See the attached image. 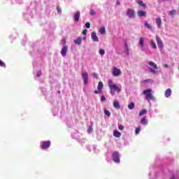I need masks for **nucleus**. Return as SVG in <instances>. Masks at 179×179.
<instances>
[{
  "mask_svg": "<svg viewBox=\"0 0 179 179\" xmlns=\"http://www.w3.org/2000/svg\"><path fill=\"white\" fill-rule=\"evenodd\" d=\"M108 85L110 90V94L112 96L115 94V92H117V93H120L121 92V89H120V87H118V86L116 85H114V83H113L112 80H108Z\"/></svg>",
  "mask_w": 179,
  "mask_h": 179,
  "instance_id": "nucleus-1",
  "label": "nucleus"
},
{
  "mask_svg": "<svg viewBox=\"0 0 179 179\" xmlns=\"http://www.w3.org/2000/svg\"><path fill=\"white\" fill-rule=\"evenodd\" d=\"M142 94L145 96V100H147V101H150V100H153L155 99V96H153V94H152V89L150 88L144 90L142 92Z\"/></svg>",
  "mask_w": 179,
  "mask_h": 179,
  "instance_id": "nucleus-2",
  "label": "nucleus"
},
{
  "mask_svg": "<svg viewBox=\"0 0 179 179\" xmlns=\"http://www.w3.org/2000/svg\"><path fill=\"white\" fill-rule=\"evenodd\" d=\"M41 149L42 150H45L48 149L51 146V141H42L41 142Z\"/></svg>",
  "mask_w": 179,
  "mask_h": 179,
  "instance_id": "nucleus-3",
  "label": "nucleus"
},
{
  "mask_svg": "<svg viewBox=\"0 0 179 179\" xmlns=\"http://www.w3.org/2000/svg\"><path fill=\"white\" fill-rule=\"evenodd\" d=\"M127 15L130 19H134V17H135V10L132 8H128L127 12Z\"/></svg>",
  "mask_w": 179,
  "mask_h": 179,
  "instance_id": "nucleus-4",
  "label": "nucleus"
},
{
  "mask_svg": "<svg viewBox=\"0 0 179 179\" xmlns=\"http://www.w3.org/2000/svg\"><path fill=\"white\" fill-rule=\"evenodd\" d=\"M112 159L115 163H120V155L118 152H114L112 155Z\"/></svg>",
  "mask_w": 179,
  "mask_h": 179,
  "instance_id": "nucleus-5",
  "label": "nucleus"
},
{
  "mask_svg": "<svg viewBox=\"0 0 179 179\" xmlns=\"http://www.w3.org/2000/svg\"><path fill=\"white\" fill-rule=\"evenodd\" d=\"M156 41L159 48H160V50H163L164 44H163V41H162L160 37H159L158 36H156Z\"/></svg>",
  "mask_w": 179,
  "mask_h": 179,
  "instance_id": "nucleus-6",
  "label": "nucleus"
},
{
  "mask_svg": "<svg viewBox=\"0 0 179 179\" xmlns=\"http://www.w3.org/2000/svg\"><path fill=\"white\" fill-rule=\"evenodd\" d=\"M82 78L83 80L85 86H86V85L89 83V75L87 72H85L82 74Z\"/></svg>",
  "mask_w": 179,
  "mask_h": 179,
  "instance_id": "nucleus-7",
  "label": "nucleus"
},
{
  "mask_svg": "<svg viewBox=\"0 0 179 179\" xmlns=\"http://www.w3.org/2000/svg\"><path fill=\"white\" fill-rule=\"evenodd\" d=\"M113 76H120V75H121V69H117V67H114L113 71Z\"/></svg>",
  "mask_w": 179,
  "mask_h": 179,
  "instance_id": "nucleus-8",
  "label": "nucleus"
},
{
  "mask_svg": "<svg viewBox=\"0 0 179 179\" xmlns=\"http://www.w3.org/2000/svg\"><path fill=\"white\" fill-rule=\"evenodd\" d=\"M67 52H68V47L66 45L63 46L60 52V54L62 55V57H66Z\"/></svg>",
  "mask_w": 179,
  "mask_h": 179,
  "instance_id": "nucleus-9",
  "label": "nucleus"
},
{
  "mask_svg": "<svg viewBox=\"0 0 179 179\" xmlns=\"http://www.w3.org/2000/svg\"><path fill=\"white\" fill-rule=\"evenodd\" d=\"M80 17V11H76L74 15V20L75 22H79V18Z\"/></svg>",
  "mask_w": 179,
  "mask_h": 179,
  "instance_id": "nucleus-10",
  "label": "nucleus"
},
{
  "mask_svg": "<svg viewBox=\"0 0 179 179\" xmlns=\"http://www.w3.org/2000/svg\"><path fill=\"white\" fill-rule=\"evenodd\" d=\"M91 37L93 41L99 42V37H97V35L96 34V32H92L91 34Z\"/></svg>",
  "mask_w": 179,
  "mask_h": 179,
  "instance_id": "nucleus-11",
  "label": "nucleus"
},
{
  "mask_svg": "<svg viewBox=\"0 0 179 179\" xmlns=\"http://www.w3.org/2000/svg\"><path fill=\"white\" fill-rule=\"evenodd\" d=\"M144 41H145V39H143V37H141L139 38V43H140V45H141L142 50H145V44L143 43Z\"/></svg>",
  "mask_w": 179,
  "mask_h": 179,
  "instance_id": "nucleus-12",
  "label": "nucleus"
},
{
  "mask_svg": "<svg viewBox=\"0 0 179 179\" xmlns=\"http://www.w3.org/2000/svg\"><path fill=\"white\" fill-rule=\"evenodd\" d=\"M113 107L115 108H117V110H120V108H121V106H120V102H118V101H114Z\"/></svg>",
  "mask_w": 179,
  "mask_h": 179,
  "instance_id": "nucleus-13",
  "label": "nucleus"
},
{
  "mask_svg": "<svg viewBox=\"0 0 179 179\" xmlns=\"http://www.w3.org/2000/svg\"><path fill=\"white\" fill-rule=\"evenodd\" d=\"M155 22L158 26V29H160L162 27V19L160 17H157Z\"/></svg>",
  "mask_w": 179,
  "mask_h": 179,
  "instance_id": "nucleus-14",
  "label": "nucleus"
},
{
  "mask_svg": "<svg viewBox=\"0 0 179 179\" xmlns=\"http://www.w3.org/2000/svg\"><path fill=\"white\" fill-rule=\"evenodd\" d=\"M137 15L139 17H142V16H146V12L143 10H138L137 12Z\"/></svg>",
  "mask_w": 179,
  "mask_h": 179,
  "instance_id": "nucleus-15",
  "label": "nucleus"
},
{
  "mask_svg": "<svg viewBox=\"0 0 179 179\" xmlns=\"http://www.w3.org/2000/svg\"><path fill=\"white\" fill-rule=\"evenodd\" d=\"M170 96H171V89L168 88L165 91V97H170Z\"/></svg>",
  "mask_w": 179,
  "mask_h": 179,
  "instance_id": "nucleus-16",
  "label": "nucleus"
},
{
  "mask_svg": "<svg viewBox=\"0 0 179 179\" xmlns=\"http://www.w3.org/2000/svg\"><path fill=\"white\" fill-rule=\"evenodd\" d=\"M148 64L150 65V66H152V68H154V69H159V67H157V64H156L153 62H149Z\"/></svg>",
  "mask_w": 179,
  "mask_h": 179,
  "instance_id": "nucleus-17",
  "label": "nucleus"
},
{
  "mask_svg": "<svg viewBox=\"0 0 179 179\" xmlns=\"http://www.w3.org/2000/svg\"><path fill=\"white\" fill-rule=\"evenodd\" d=\"M113 136L115 138H120L121 136V133L117 130L113 131Z\"/></svg>",
  "mask_w": 179,
  "mask_h": 179,
  "instance_id": "nucleus-18",
  "label": "nucleus"
},
{
  "mask_svg": "<svg viewBox=\"0 0 179 179\" xmlns=\"http://www.w3.org/2000/svg\"><path fill=\"white\" fill-rule=\"evenodd\" d=\"M141 124H142L143 125H148V120H146L145 117L141 119Z\"/></svg>",
  "mask_w": 179,
  "mask_h": 179,
  "instance_id": "nucleus-19",
  "label": "nucleus"
},
{
  "mask_svg": "<svg viewBox=\"0 0 179 179\" xmlns=\"http://www.w3.org/2000/svg\"><path fill=\"white\" fill-rule=\"evenodd\" d=\"M75 44H78V45H80L82 44V38H78L74 41Z\"/></svg>",
  "mask_w": 179,
  "mask_h": 179,
  "instance_id": "nucleus-20",
  "label": "nucleus"
},
{
  "mask_svg": "<svg viewBox=\"0 0 179 179\" xmlns=\"http://www.w3.org/2000/svg\"><path fill=\"white\" fill-rule=\"evenodd\" d=\"M127 107H128L129 110H134L135 108V103L131 102V103H129Z\"/></svg>",
  "mask_w": 179,
  "mask_h": 179,
  "instance_id": "nucleus-21",
  "label": "nucleus"
},
{
  "mask_svg": "<svg viewBox=\"0 0 179 179\" xmlns=\"http://www.w3.org/2000/svg\"><path fill=\"white\" fill-rule=\"evenodd\" d=\"M97 89L99 92H101V89H103V82L100 81L98 84Z\"/></svg>",
  "mask_w": 179,
  "mask_h": 179,
  "instance_id": "nucleus-22",
  "label": "nucleus"
},
{
  "mask_svg": "<svg viewBox=\"0 0 179 179\" xmlns=\"http://www.w3.org/2000/svg\"><path fill=\"white\" fill-rule=\"evenodd\" d=\"M145 114H148V110H146L145 109H143L139 112L138 115H139V117H142V115H145Z\"/></svg>",
  "mask_w": 179,
  "mask_h": 179,
  "instance_id": "nucleus-23",
  "label": "nucleus"
},
{
  "mask_svg": "<svg viewBox=\"0 0 179 179\" xmlns=\"http://www.w3.org/2000/svg\"><path fill=\"white\" fill-rule=\"evenodd\" d=\"M138 4L140 5V6H143V8H146V3H143L142 1H138Z\"/></svg>",
  "mask_w": 179,
  "mask_h": 179,
  "instance_id": "nucleus-24",
  "label": "nucleus"
},
{
  "mask_svg": "<svg viewBox=\"0 0 179 179\" xmlns=\"http://www.w3.org/2000/svg\"><path fill=\"white\" fill-rule=\"evenodd\" d=\"M99 32L101 34H106V28L104 27H101Z\"/></svg>",
  "mask_w": 179,
  "mask_h": 179,
  "instance_id": "nucleus-25",
  "label": "nucleus"
},
{
  "mask_svg": "<svg viewBox=\"0 0 179 179\" xmlns=\"http://www.w3.org/2000/svg\"><path fill=\"white\" fill-rule=\"evenodd\" d=\"M150 44L152 48H154V50H156V48H157V47L156 46V43H155V41H150Z\"/></svg>",
  "mask_w": 179,
  "mask_h": 179,
  "instance_id": "nucleus-26",
  "label": "nucleus"
},
{
  "mask_svg": "<svg viewBox=\"0 0 179 179\" xmlns=\"http://www.w3.org/2000/svg\"><path fill=\"white\" fill-rule=\"evenodd\" d=\"M104 114L107 115V117H110L111 115V113H110V110H108L106 109H104L103 110Z\"/></svg>",
  "mask_w": 179,
  "mask_h": 179,
  "instance_id": "nucleus-27",
  "label": "nucleus"
},
{
  "mask_svg": "<svg viewBox=\"0 0 179 179\" xmlns=\"http://www.w3.org/2000/svg\"><path fill=\"white\" fill-rule=\"evenodd\" d=\"M176 10H172L169 11L170 16H174L176 15Z\"/></svg>",
  "mask_w": 179,
  "mask_h": 179,
  "instance_id": "nucleus-28",
  "label": "nucleus"
},
{
  "mask_svg": "<svg viewBox=\"0 0 179 179\" xmlns=\"http://www.w3.org/2000/svg\"><path fill=\"white\" fill-rule=\"evenodd\" d=\"M145 27H147V29H152V27L150 26V24H149V23H148V21L145 22Z\"/></svg>",
  "mask_w": 179,
  "mask_h": 179,
  "instance_id": "nucleus-29",
  "label": "nucleus"
},
{
  "mask_svg": "<svg viewBox=\"0 0 179 179\" xmlns=\"http://www.w3.org/2000/svg\"><path fill=\"white\" fill-rule=\"evenodd\" d=\"M99 54L100 55H104V54H106V51L103 49H100Z\"/></svg>",
  "mask_w": 179,
  "mask_h": 179,
  "instance_id": "nucleus-30",
  "label": "nucleus"
},
{
  "mask_svg": "<svg viewBox=\"0 0 179 179\" xmlns=\"http://www.w3.org/2000/svg\"><path fill=\"white\" fill-rule=\"evenodd\" d=\"M141 132V127H137L135 130L136 135H138Z\"/></svg>",
  "mask_w": 179,
  "mask_h": 179,
  "instance_id": "nucleus-31",
  "label": "nucleus"
},
{
  "mask_svg": "<svg viewBox=\"0 0 179 179\" xmlns=\"http://www.w3.org/2000/svg\"><path fill=\"white\" fill-rule=\"evenodd\" d=\"M90 15H91V16H94L96 15V12L94 11V10H91Z\"/></svg>",
  "mask_w": 179,
  "mask_h": 179,
  "instance_id": "nucleus-32",
  "label": "nucleus"
},
{
  "mask_svg": "<svg viewBox=\"0 0 179 179\" xmlns=\"http://www.w3.org/2000/svg\"><path fill=\"white\" fill-rule=\"evenodd\" d=\"M148 71H150V72H151L152 73H155L156 72V71H155V69L149 67L148 68Z\"/></svg>",
  "mask_w": 179,
  "mask_h": 179,
  "instance_id": "nucleus-33",
  "label": "nucleus"
},
{
  "mask_svg": "<svg viewBox=\"0 0 179 179\" xmlns=\"http://www.w3.org/2000/svg\"><path fill=\"white\" fill-rule=\"evenodd\" d=\"M85 27H87V29H90V22H86Z\"/></svg>",
  "mask_w": 179,
  "mask_h": 179,
  "instance_id": "nucleus-34",
  "label": "nucleus"
},
{
  "mask_svg": "<svg viewBox=\"0 0 179 179\" xmlns=\"http://www.w3.org/2000/svg\"><path fill=\"white\" fill-rule=\"evenodd\" d=\"M57 10L58 13H61V12H62V10L59 7H57Z\"/></svg>",
  "mask_w": 179,
  "mask_h": 179,
  "instance_id": "nucleus-35",
  "label": "nucleus"
},
{
  "mask_svg": "<svg viewBox=\"0 0 179 179\" xmlns=\"http://www.w3.org/2000/svg\"><path fill=\"white\" fill-rule=\"evenodd\" d=\"M0 66H5V63L0 59Z\"/></svg>",
  "mask_w": 179,
  "mask_h": 179,
  "instance_id": "nucleus-36",
  "label": "nucleus"
},
{
  "mask_svg": "<svg viewBox=\"0 0 179 179\" xmlns=\"http://www.w3.org/2000/svg\"><path fill=\"white\" fill-rule=\"evenodd\" d=\"M36 76H38V77L41 76V71H39L37 72Z\"/></svg>",
  "mask_w": 179,
  "mask_h": 179,
  "instance_id": "nucleus-37",
  "label": "nucleus"
},
{
  "mask_svg": "<svg viewBox=\"0 0 179 179\" xmlns=\"http://www.w3.org/2000/svg\"><path fill=\"white\" fill-rule=\"evenodd\" d=\"M101 101H106V96H101Z\"/></svg>",
  "mask_w": 179,
  "mask_h": 179,
  "instance_id": "nucleus-38",
  "label": "nucleus"
},
{
  "mask_svg": "<svg viewBox=\"0 0 179 179\" xmlns=\"http://www.w3.org/2000/svg\"><path fill=\"white\" fill-rule=\"evenodd\" d=\"M148 82H150V79L144 80L142 81V83H146Z\"/></svg>",
  "mask_w": 179,
  "mask_h": 179,
  "instance_id": "nucleus-39",
  "label": "nucleus"
},
{
  "mask_svg": "<svg viewBox=\"0 0 179 179\" xmlns=\"http://www.w3.org/2000/svg\"><path fill=\"white\" fill-rule=\"evenodd\" d=\"M119 129H120V131H123L124 130V126L120 125L119 126Z\"/></svg>",
  "mask_w": 179,
  "mask_h": 179,
  "instance_id": "nucleus-40",
  "label": "nucleus"
},
{
  "mask_svg": "<svg viewBox=\"0 0 179 179\" xmlns=\"http://www.w3.org/2000/svg\"><path fill=\"white\" fill-rule=\"evenodd\" d=\"M83 34H84V35L87 34V29H84V30L83 31Z\"/></svg>",
  "mask_w": 179,
  "mask_h": 179,
  "instance_id": "nucleus-41",
  "label": "nucleus"
},
{
  "mask_svg": "<svg viewBox=\"0 0 179 179\" xmlns=\"http://www.w3.org/2000/svg\"><path fill=\"white\" fill-rule=\"evenodd\" d=\"M92 131H93V128H92V126H90L88 132H92Z\"/></svg>",
  "mask_w": 179,
  "mask_h": 179,
  "instance_id": "nucleus-42",
  "label": "nucleus"
},
{
  "mask_svg": "<svg viewBox=\"0 0 179 179\" xmlns=\"http://www.w3.org/2000/svg\"><path fill=\"white\" fill-rule=\"evenodd\" d=\"M125 48L127 50V51H128V43H125Z\"/></svg>",
  "mask_w": 179,
  "mask_h": 179,
  "instance_id": "nucleus-43",
  "label": "nucleus"
},
{
  "mask_svg": "<svg viewBox=\"0 0 179 179\" xmlns=\"http://www.w3.org/2000/svg\"><path fill=\"white\" fill-rule=\"evenodd\" d=\"M99 93H100V91H99V90L98 91L97 90L94 91V94H99Z\"/></svg>",
  "mask_w": 179,
  "mask_h": 179,
  "instance_id": "nucleus-44",
  "label": "nucleus"
},
{
  "mask_svg": "<svg viewBox=\"0 0 179 179\" xmlns=\"http://www.w3.org/2000/svg\"><path fill=\"white\" fill-rule=\"evenodd\" d=\"M164 68H169V64H165L164 65Z\"/></svg>",
  "mask_w": 179,
  "mask_h": 179,
  "instance_id": "nucleus-45",
  "label": "nucleus"
},
{
  "mask_svg": "<svg viewBox=\"0 0 179 179\" xmlns=\"http://www.w3.org/2000/svg\"><path fill=\"white\" fill-rule=\"evenodd\" d=\"M116 5H120V1H119V0H117V1H116Z\"/></svg>",
  "mask_w": 179,
  "mask_h": 179,
  "instance_id": "nucleus-46",
  "label": "nucleus"
},
{
  "mask_svg": "<svg viewBox=\"0 0 179 179\" xmlns=\"http://www.w3.org/2000/svg\"><path fill=\"white\" fill-rule=\"evenodd\" d=\"M64 44H66V41L65 39L63 40Z\"/></svg>",
  "mask_w": 179,
  "mask_h": 179,
  "instance_id": "nucleus-47",
  "label": "nucleus"
},
{
  "mask_svg": "<svg viewBox=\"0 0 179 179\" xmlns=\"http://www.w3.org/2000/svg\"><path fill=\"white\" fill-rule=\"evenodd\" d=\"M170 179H176V178H174V177H171Z\"/></svg>",
  "mask_w": 179,
  "mask_h": 179,
  "instance_id": "nucleus-48",
  "label": "nucleus"
},
{
  "mask_svg": "<svg viewBox=\"0 0 179 179\" xmlns=\"http://www.w3.org/2000/svg\"><path fill=\"white\" fill-rule=\"evenodd\" d=\"M59 94L61 93V91H58Z\"/></svg>",
  "mask_w": 179,
  "mask_h": 179,
  "instance_id": "nucleus-49",
  "label": "nucleus"
},
{
  "mask_svg": "<svg viewBox=\"0 0 179 179\" xmlns=\"http://www.w3.org/2000/svg\"><path fill=\"white\" fill-rule=\"evenodd\" d=\"M165 1H170V0H165Z\"/></svg>",
  "mask_w": 179,
  "mask_h": 179,
  "instance_id": "nucleus-50",
  "label": "nucleus"
}]
</instances>
